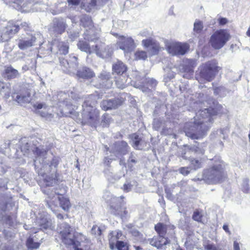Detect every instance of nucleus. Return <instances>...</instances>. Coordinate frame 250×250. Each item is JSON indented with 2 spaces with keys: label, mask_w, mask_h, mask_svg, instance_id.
Returning a JSON list of instances; mask_svg holds the SVG:
<instances>
[{
  "label": "nucleus",
  "mask_w": 250,
  "mask_h": 250,
  "mask_svg": "<svg viewBox=\"0 0 250 250\" xmlns=\"http://www.w3.org/2000/svg\"><path fill=\"white\" fill-rule=\"evenodd\" d=\"M133 142V146L138 149H142L146 144L144 140H143L139 135L136 134H133L131 136Z\"/></svg>",
  "instance_id": "b1692460"
},
{
  "label": "nucleus",
  "mask_w": 250,
  "mask_h": 250,
  "mask_svg": "<svg viewBox=\"0 0 250 250\" xmlns=\"http://www.w3.org/2000/svg\"><path fill=\"white\" fill-rule=\"evenodd\" d=\"M207 146L206 143H203L202 144H198L197 146H194L190 148V149L193 151L195 152L197 154L203 155L204 154L205 149L204 147Z\"/></svg>",
  "instance_id": "72a5a7b5"
},
{
  "label": "nucleus",
  "mask_w": 250,
  "mask_h": 250,
  "mask_svg": "<svg viewBox=\"0 0 250 250\" xmlns=\"http://www.w3.org/2000/svg\"><path fill=\"white\" fill-rule=\"evenodd\" d=\"M15 206L12 197L0 195V209L2 211H9Z\"/></svg>",
  "instance_id": "dca6fc26"
},
{
  "label": "nucleus",
  "mask_w": 250,
  "mask_h": 250,
  "mask_svg": "<svg viewBox=\"0 0 250 250\" xmlns=\"http://www.w3.org/2000/svg\"><path fill=\"white\" fill-rule=\"evenodd\" d=\"M6 171V169L5 167L2 166V164L0 165V174H3L5 173Z\"/></svg>",
  "instance_id": "69168bd1"
},
{
  "label": "nucleus",
  "mask_w": 250,
  "mask_h": 250,
  "mask_svg": "<svg viewBox=\"0 0 250 250\" xmlns=\"http://www.w3.org/2000/svg\"><path fill=\"white\" fill-rule=\"evenodd\" d=\"M109 74L108 73H107L106 72H104V73H102L100 75V78L103 81H106L107 83H110V82H109Z\"/></svg>",
  "instance_id": "603ef678"
},
{
  "label": "nucleus",
  "mask_w": 250,
  "mask_h": 250,
  "mask_svg": "<svg viewBox=\"0 0 250 250\" xmlns=\"http://www.w3.org/2000/svg\"><path fill=\"white\" fill-rule=\"evenodd\" d=\"M77 61V57L73 54L70 55L69 56V59L68 60H66L67 62H75Z\"/></svg>",
  "instance_id": "4d7b16f0"
},
{
  "label": "nucleus",
  "mask_w": 250,
  "mask_h": 250,
  "mask_svg": "<svg viewBox=\"0 0 250 250\" xmlns=\"http://www.w3.org/2000/svg\"><path fill=\"white\" fill-rule=\"evenodd\" d=\"M137 186V182L134 180H126L123 185L122 189L126 192H129L131 190L134 186Z\"/></svg>",
  "instance_id": "473e14b6"
},
{
  "label": "nucleus",
  "mask_w": 250,
  "mask_h": 250,
  "mask_svg": "<svg viewBox=\"0 0 250 250\" xmlns=\"http://www.w3.org/2000/svg\"><path fill=\"white\" fill-rule=\"evenodd\" d=\"M36 155L34 166L39 175L44 178L43 181L46 186L42 188V191L47 195L46 204L49 208L56 213V208L61 207L64 210L68 211L70 204L69 200L63 197H60L65 194L67 187L61 185L58 188H50L58 181L57 167L59 158L56 157L47 156V152L43 149L36 147L33 150Z\"/></svg>",
  "instance_id": "f257e3e1"
},
{
  "label": "nucleus",
  "mask_w": 250,
  "mask_h": 250,
  "mask_svg": "<svg viewBox=\"0 0 250 250\" xmlns=\"http://www.w3.org/2000/svg\"><path fill=\"white\" fill-rule=\"evenodd\" d=\"M94 51L98 56L102 58H108L110 57L113 52L112 48L109 46H107L104 49V50L100 52L98 49L97 45H95Z\"/></svg>",
  "instance_id": "bb28decb"
},
{
  "label": "nucleus",
  "mask_w": 250,
  "mask_h": 250,
  "mask_svg": "<svg viewBox=\"0 0 250 250\" xmlns=\"http://www.w3.org/2000/svg\"><path fill=\"white\" fill-rule=\"evenodd\" d=\"M11 1L17 5L14 7L20 10L22 12H28L30 11L31 6V0H10Z\"/></svg>",
  "instance_id": "6ab92c4d"
},
{
  "label": "nucleus",
  "mask_w": 250,
  "mask_h": 250,
  "mask_svg": "<svg viewBox=\"0 0 250 250\" xmlns=\"http://www.w3.org/2000/svg\"><path fill=\"white\" fill-rule=\"evenodd\" d=\"M77 46L79 49L81 50L82 51L85 52L86 53H89V55L87 56V62H89V59H90V56L92 53H93L95 51L91 50V48L90 47L88 43H87L85 41H80L78 43Z\"/></svg>",
  "instance_id": "5701e85b"
},
{
  "label": "nucleus",
  "mask_w": 250,
  "mask_h": 250,
  "mask_svg": "<svg viewBox=\"0 0 250 250\" xmlns=\"http://www.w3.org/2000/svg\"><path fill=\"white\" fill-rule=\"evenodd\" d=\"M4 76L7 79H12L20 77V73L17 70L10 66L5 69Z\"/></svg>",
  "instance_id": "c85d7f7f"
},
{
  "label": "nucleus",
  "mask_w": 250,
  "mask_h": 250,
  "mask_svg": "<svg viewBox=\"0 0 250 250\" xmlns=\"http://www.w3.org/2000/svg\"><path fill=\"white\" fill-rule=\"evenodd\" d=\"M104 198L107 202H110L112 204L111 205V211L114 214L121 216L126 214V211L124 207L125 203L123 200L124 198V196L112 197L110 193L106 192L104 195Z\"/></svg>",
  "instance_id": "423d86ee"
},
{
  "label": "nucleus",
  "mask_w": 250,
  "mask_h": 250,
  "mask_svg": "<svg viewBox=\"0 0 250 250\" xmlns=\"http://www.w3.org/2000/svg\"><path fill=\"white\" fill-rule=\"evenodd\" d=\"M16 25H18L19 26V29L20 28H22L24 30H26L29 28V24L26 22H21L19 25L18 24H15Z\"/></svg>",
  "instance_id": "6e6d98bb"
},
{
  "label": "nucleus",
  "mask_w": 250,
  "mask_h": 250,
  "mask_svg": "<svg viewBox=\"0 0 250 250\" xmlns=\"http://www.w3.org/2000/svg\"><path fill=\"white\" fill-rule=\"evenodd\" d=\"M149 244L158 249H163L167 244L169 243V241L164 236H159L158 237H154L149 240Z\"/></svg>",
  "instance_id": "aec40b11"
},
{
  "label": "nucleus",
  "mask_w": 250,
  "mask_h": 250,
  "mask_svg": "<svg viewBox=\"0 0 250 250\" xmlns=\"http://www.w3.org/2000/svg\"><path fill=\"white\" fill-rule=\"evenodd\" d=\"M34 107L37 109H40L43 107V104L42 103H39L34 105Z\"/></svg>",
  "instance_id": "338daca9"
},
{
  "label": "nucleus",
  "mask_w": 250,
  "mask_h": 250,
  "mask_svg": "<svg viewBox=\"0 0 250 250\" xmlns=\"http://www.w3.org/2000/svg\"><path fill=\"white\" fill-rule=\"evenodd\" d=\"M77 75L80 78L88 79L93 77L94 73L89 68L84 67L77 71Z\"/></svg>",
  "instance_id": "393cba45"
},
{
  "label": "nucleus",
  "mask_w": 250,
  "mask_h": 250,
  "mask_svg": "<svg viewBox=\"0 0 250 250\" xmlns=\"http://www.w3.org/2000/svg\"><path fill=\"white\" fill-rule=\"evenodd\" d=\"M9 182L7 178H4L0 179V188H4L5 189H7V184Z\"/></svg>",
  "instance_id": "8fccbe9b"
},
{
  "label": "nucleus",
  "mask_w": 250,
  "mask_h": 250,
  "mask_svg": "<svg viewBox=\"0 0 250 250\" xmlns=\"http://www.w3.org/2000/svg\"><path fill=\"white\" fill-rule=\"evenodd\" d=\"M220 67L216 66V63H204L201 67V74L206 80L210 82L218 72Z\"/></svg>",
  "instance_id": "f8f14e48"
},
{
  "label": "nucleus",
  "mask_w": 250,
  "mask_h": 250,
  "mask_svg": "<svg viewBox=\"0 0 250 250\" xmlns=\"http://www.w3.org/2000/svg\"><path fill=\"white\" fill-rule=\"evenodd\" d=\"M102 124L103 126H107L109 125L110 121V116L108 114H104L102 116Z\"/></svg>",
  "instance_id": "49530a36"
},
{
  "label": "nucleus",
  "mask_w": 250,
  "mask_h": 250,
  "mask_svg": "<svg viewBox=\"0 0 250 250\" xmlns=\"http://www.w3.org/2000/svg\"><path fill=\"white\" fill-rule=\"evenodd\" d=\"M225 177L224 165L219 160L212 167L203 171L202 180L207 184H212L222 182Z\"/></svg>",
  "instance_id": "20e7f679"
},
{
  "label": "nucleus",
  "mask_w": 250,
  "mask_h": 250,
  "mask_svg": "<svg viewBox=\"0 0 250 250\" xmlns=\"http://www.w3.org/2000/svg\"><path fill=\"white\" fill-rule=\"evenodd\" d=\"M19 30V26L15 23H9L5 29L3 30L0 37L1 42H5L9 41L11 36L17 33Z\"/></svg>",
  "instance_id": "4468645a"
},
{
  "label": "nucleus",
  "mask_w": 250,
  "mask_h": 250,
  "mask_svg": "<svg viewBox=\"0 0 250 250\" xmlns=\"http://www.w3.org/2000/svg\"><path fill=\"white\" fill-rule=\"evenodd\" d=\"M40 243L38 242H35L34 240L31 237H29L26 241V246L29 249H37L39 248Z\"/></svg>",
  "instance_id": "ea45409f"
},
{
  "label": "nucleus",
  "mask_w": 250,
  "mask_h": 250,
  "mask_svg": "<svg viewBox=\"0 0 250 250\" xmlns=\"http://www.w3.org/2000/svg\"><path fill=\"white\" fill-rule=\"evenodd\" d=\"M249 180L247 178L243 179L242 185V190L245 193H249L250 191V188L249 184Z\"/></svg>",
  "instance_id": "c03bdc74"
},
{
  "label": "nucleus",
  "mask_w": 250,
  "mask_h": 250,
  "mask_svg": "<svg viewBox=\"0 0 250 250\" xmlns=\"http://www.w3.org/2000/svg\"><path fill=\"white\" fill-rule=\"evenodd\" d=\"M223 229L229 234H230V232L229 230V226L227 224H224L223 226Z\"/></svg>",
  "instance_id": "e2e57ef3"
},
{
  "label": "nucleus",
  "mask_w": 250,
  "mask_h": 250,
  "mask_svg": "<svg viewBox=\"0 0 250 250\" xmlns=\"http://www.w3.org/2000/svg\"><path fill=\"white\" fill-rule=\"evenodd\" d=\"M37 38L35 35L29 33L22 34L17 40L18 47L21 50H26L36 44Z\"/></svg>",
  "instance_id": "1a4fd4ad"
},
{
  "label": "nucleus",
  "mask_w": 250,
  "mask_h": 250,
  "mask_svg": "<svg viewBox=\"0 0 250 250\" xmlns=\"http://www.w3.org/2000/svg\"><path fill=\"white\" fill-rule=\"evenodd\" d=\"M15 100L21 105L29 103L31 100V94L28 91L20 93L16 96Z\"/></svg>",
  "instance_id": "412c9836"
},
{
  "label": "nucleus",
  "mask_w": 250,
  "mask_h": 250,
  "mask_svg": "<svg viewBox=\"0 0 250 250\" xmlns=\"http://www.w3.org/2000/svg\"><path fill=\"white\" fill-rule=\"evenodd\" d=\"M68 5H78L80 3L81 0H67Z\"/></svg>",
  "instance_id": "13d9d810"
},
{
  "label": "nucleus",
  "mask_w": 250,
  "mask_h": 250,
  "mask_svg": "<svg viewBox=\"0 0 250 250\" xmlns=\"http://www.w3.org/2000/svg\"><path fill=\"white\" fill-rule=\"evenodd\" d=\"M230 35L226 29L217 30L210 36L209 43L215 49L222 48L229 40Z\"/></svg>",
  "instance_id": "39448f33"
},
{
  "label": "nucleus",
  "mask_w": 250,
  "mask_h": 250,
  "mask_svg": "<svg viewBox=\"0 0 250 250\" xmlns=\"http://www.w3.org/2000/svg\"><path fill=\"white\" fill-rule=\"evenodd\" d=\"M67 27V24L63 19L55 18L51 23L48 28L52 36H57L63 33Z\"/></svg>",
  "instance_id": "9d476101"
},
{
  "label": "nucleus",
  "mask_w": 250,
  "mask_h": 250,
  "mask_svg": "<svg viewBox=\"0 0 250 250\" xmlns=\"http://www.w3.org/2000/svg\"><path fill=\"white\" fill-rule=\"evenodd\" d=\"M96 0H83L82 2V7L87 12H90L96 5Z\"/></svg>",
  "instance_id": "2f4dec72"
},
{
  "label": "nucleus",
  "mask_w": 250,
  "mask_h": 250,
  "mask_svg": "<svg viewBox=\"0 0 250 250\" xmlns=\"http://www.w3.org/2000/svg\"><path fill=\"white\" fill-rule=\"evenodd\" d=\"M116 44L118 48L124 51L125 56L133 51L136 47L134 40L131 37H122Z\"/></svg>",
  "instance_id": "9b49d317"
},
{
  "label": "nucleus",
  "mask_w": 250,
  "mask_h": 250,
  "mask_svg": "<svg viewBox=\"0 0 250 250\" xmlns=\"http://www.w3.org/2000/svg\"><path fill=\"white\" fill-rule=\"evenodd\" d=\"M114 73L119 75H122L126 72L127 67L125 63H115L112 66Z\"/></svg>",
  "instance_id": "7c9ffc66"
},
{
  "label": "nucleus",
  "mask_w": 250,
  "mask_h": 250,
  "mask_svg": "<svg viewBox=\"0 0 250 250\" xmlns=\"http://www.w3.org/2000/svg\"><path fill=\"white\" fill-rule=\"evenodd\" d=\"M188 167H182L180 168H179V172L180 173L183 174V175L186 176L188 175L190 171L188 169Z\"/></svg>",
  "instance_id": "864d4df0"
},
{
  "label": "nucleus",
  "mask_w": 250,
  "mask_h": 250,
  "mask_svg": "<svg viewBox=\"0 0 250 250\" xmlns=\"http://www.w3.org/2000/svg\"><path fill=\"white\" fill-rule=\"evenodd\" d=\"M84 39L89 42H96L99 39V35L98 33H95L94 28L86 30L84 33Z\"/></svg>",
  "instance_id": "cd10ccee"
},
{
  "label": "nucleus",
  "mask_w": 250,
  "mask_h": 250,
  "mask_svg": "<svg viewBox=\"0 0 250 250\" xmlns=\"http://www.w3.org/2000/svg\"><path fill=\"white\" fill-rule=\"evenodd\" d=\"M11 93L10 84L5 83L0 80V94L7 99L10 97Z\"/></svg>",
  "instance_id": "a878e982"
},
{
  "label": "nucleus",
  "mask_w": 250,
  "mask_h": 250,
  "mask_svg": "<svg viewBox=\"0 0 250 250\" xmlns=\"http://www.w3.org/2000/svg\"><path fill=\"white\" fill-rule=\"evenodd\" d=\"M165 123L161 119L155 118L153 123V127L156 130H159L161 128L164 129Z\"/></svg>",
  "instance_id": "4c0bfd02"
},
{
  "label": "nucleus",
  "mask_w": 250,
  "mask_h": 250,
  "mask_svg": "<svg viewBox=\"0 0 250 250\" xmlns=\"http://www.w3.org/2000/svg\"><path fill=\"white\" fill-rule=\"evenodd\" d=\"M62 106L65 105L62 109V113L63 116H67L69 114H72L73 113L74 109L75 106L68 100H64L62 103Z\"/></svg>",
  "instance_id": "4be33fe9"
},
{
  "label": "nucleus",
  "mask_w": 250,
  "mask_h": 250,
  "mask_svg": "<svg viewBox=\"0 0 250 250\" xmlns=\"http://www.w3.org/2000/svg\"><path fill=\"white\" fill-rule=\"evenodd\" d=\"M75 245L74 246H77V243H80L85 240V237L82 233L74 231Z\"/></svg>",
  "instance_id": "58836bf2"
},
{
  "label": "nucleus",
  "mask_w": 250,
  "mask_h": 250,
  "mask_svg": "<svg viewBox=\"0 0 250 250\" xmlns=\"http://www.w3.org/2000/svg\"><path fill=\"white\" fill-rule=\"evenodd\" d=\"M63 64L64 65H63V66L64 67L67 68V67H68L69 68L68 70L63 69V70L64 71H65L66 73H70V74H71V73L75 74V73L76 70L74 69L73 68L77 67V63H63Z\"/></svg>",
  "instance_id": "37998d69"
},
{
  "label": "nucleus",
  "mask_w": 250,
  "mask_h": 250,
  "mask_svg": "<svg viewBox=\"0 0 250 250\" xmlns=\"http://www.w3.org/2000/svg\"><path fill=\"white\" fill-rule=\"evenodd\" d=\"M57 217L59 219H61V220H62L63 219V216L60 214V213H58L57 214Z\"/></svg>",
  "instance_id": "774afa93"
},
{
  "label": "nucleus",
  "mask_w": 250,
  "mask_h": 250,
  "mask_svg": "<svg viewBox=\"0 0 250 250\" xmlns=\"http://www.w3.org/2000/svg\"><path fill=\"white\" fill-rule=\"evenodd\" d=\"M180 67H182V68L184 69L183 72H193L191 68H185V65L184 63H181Z\"/></svg>",
  "instance_id": "bf43d9fd"
},
{
  "label": "nucleus",
  "mask_w": 250,
  "mask_h": 250,
  "mask_svg": "<svg viewBox=\"0 0 250 250\" xmlns=\"http://www.w3.org/2000/svg\"><path fill=\"white\" fill-rule=\"evenodd\" d=\"M80 21L81 25L83 27L88 28V30L94 29L92 20L89 16L86 15H83L81 18Z\"/></svg>",
  "instance_id": "c756f323"
},
{
  "label": "nucleus",
  "mask_w": 250,
  "mask_h": 250,
  "mask_svg": "<svg viewBox=\"0 0 250 250\" xmlns=\"http://www.w3.org/2000/svg\"><path fill=\"white\" fill-rule=\"evenodd\" d=\"M202 215L199 212L198 210H195L193 214L192 219L198 222H202Z\"/></svg>",
  "instance_id": "09e8293b"
},
{
  "label": "nucleus",
  "mask_w": 250,
  "mask_h": 250,
  "mask_svg": "<svg viewBox=\"0 0 250 250\" xmlns=\"http://www.w3.org/2000/svg\"><path fill=\"white\" fill-rule=\"evenodd\" d=\"M57 230L62 242L66 246H74L75 239L73 229L66 223L59 225Z\"/></svg>",
  "instance_id": "0eeeda50"
},
{
  "label": "nucleus",
  "mask_w": 250,
  "mask_h": 250,
  "mask_svg": "<svg viewBox=\"0 0 250 250\" xmlns=\"http://www.w3.org/2000/svg\"><path fill=\"white\" fill-rule=\"evenodd\" d=\"M142 44L147 49V51L151 55L157 54L159 50L160 47L159 44L151 39L143 40Z\"/></svg>",
  "instance_id": "f3484780"
},
{
  "label": "nucleus",
  "mask_w": 250,
  "mask_h": 250,
  "mask_svg": "<svg viewBox=\"0 0 250 250\" xmlns=\"http://www.w3.org/2000/svg\"><path fill=\"white\" fill-rule=\"evenodd\" d=\"M96 96L89 95L82 105L83 108V122L92 126L96 127L99 123V112L94 108L96 104Z\"/></svg>",
  "instance_id": "7ed1b4c3"
},
{
  "label": "nucleus",
  "mask_w": 250,
  "mask_h": 250,
  "mask_svg": "<svg viewBox=\"0 0 250 250\" xmlns=\"http://www.w3.org/2000/svg\"><path fill=\"white\" fill-rule=\"evenodd\" d=\"M129 148V147L126 142L118 141L111 146L110 148H108L107 149H110V152L113 153L117 158H120L126 154Z\"/></svg>",
  "instance_id": "ddd939ff"
},
{
  "label": "nucleus",
  "mask_w": 250,
  "mask_h": 250,
  "mask_svg": "<svg viewBox=\"0 0 250 250\" xmlns=\"http://www.w3.org/2000/svg\"><path fill=\"white\" fill-rule=\"evenodd\" d=\"M135 60L136 61H145L146 60L147 56L146 52L144 51H137L134 54Z\"/></svg>",
  "instance_id": "e433bc0d"
},
{
  "label": "nucleus",
  "mask_w": 250,
  "mask_h": 250,
  "mask_svg": "<svg viewBox=\"0 0 250 250\" xmlns=\"http://www.w3.org/2000/svg\"><path fill=\"white\" fill-rule=\"evenodd\" d=\"M137 161L135 158V157L134 156L132 153L130 154V155L129 156V158L128 160V166L132 167L133 165L131 164L132 163L136 164L137 163Z\"/></svg>",
  "instance_id": "3c124183"
},
{
  "label": "nucleus",
  "mask_w": 250,
  "mask_h": 250,
  "mask_svg": "<svg viewBox=\"0 0 250 250\" xmlns=\"http://www.w3.org/2000/svg\"><path fill=\"white\" fill-rule=\"evenodd\" d=\"M79 35L78 33H74L72 34H71L69 35V38L71 39V41H73L76 39L77 37H78Z\"/></svg>",
  "instance_id": "052dcab7"
},
{
  "label": "nucleus",
  "mask_w": 250,
  "mask_h": 250,
  "mask_svg": "<svg viewBox=\"0 0 250 250\" xmlns=\"http://www.w3.org/2000/svg\"><path fill=\"white\" fill-rule=\"evenodd\" d=\"M155 229L159 234V236H164L166 233V225L159 223L155 226Z\"/></svg>",
  "instance_id": "c9c22d12"
},
{
  "label": "nucleus",
  "mask_w": 250,
  "mask_h": 250,
  "mask_svg": "<svg viewBox=\"0 0 250 250\" xmlns=\"http://www.w3.org/2000/svg\"><path fill=\"white\" fill-rule=\"evenodd\" d=\"M2 250H14V249L12 246L7 245L3 247Z\"/></svg>",
  "instance_id": "0e129e2a"
},
{
  "label": "nucleus",
  "mask_w": 250,
  "mask_h": 250,
  "mask_svg": "<svg viewBox=\"0 0 250 250\" xmlns=\"http://www.w3.org/2000/svg\"><path fill=\"white\" fill-rule=\"evenodd\" d=\"M122 101L119 99H113L103 100L101 103V106L104 110L106 111L112 108H116L122 104Z\"/></svg>",
  "instance_id": "a211bd4d"
},
{
  "label": "nucleus",
  "mask_w": 250,
  "mask_h": 250,
  "mask_svg": "<svg viewBox=\"0 0 250 250\" xmlns=\"http://www.w3.org/2000/svg\"><path fill=\"white\" fill-rule=\"evenodd\" d=\"M224 108L221 104L211 107L200 109L196 113L193 122L186 124V135L192 139H198L202 137L212 124L215 117L225 113Z\"/></svg>",
  "instance_id": "f03ea898"
},
{
  "label": "nucleus",
  "mask_w": 250,
  "mask_h": 250,
  "mask_svg": "<svg viewBox=\"0 0 250 250\" xmlns=\"http://www.w3.org/2000/svg\"><path fill=\"white\" fill-rule=\"evenodd\" d=\"M218 21L220 25H224L228 22V20L226 18L220 17L218 19Z\"/></svg>",
  "instance_id": "5fc2aeb1"
},
{
  "label": "nucleus",
  "mask_w": 250,
  "mask_h": 250,
  "mask_svg": "<svg viewBox=\"0 0 250 250\" xmlns=\"http://www.w3.org/2000/svg\"><path fill=\"white\" fill-rule=\"evenodd\" d=\"M157 84V81L152 78H144L143 79V82L137 81L134 83V87L141 89L144 92H147L149 89L148 86L151 88L154 87Z\"/></svg>",
  "instance_id": "2eb2a0df"
},
{
  "label": "nucleus",
  "mask_w": 250,
  "mask_h": 250,
  "mask_svg": "<svg viewBox=\"0 0 250 250\" xmlns=\"http://www.w3.org/2000/svg\"><path fill=\"white\" fill-rule=\"evenodd\" d=\"M189 49V45L186 42H175L170 43L167 46L168 53L172 56L184 55Z\"/></svg>",
  "instance_id": "6e6552de"
},
{
  "label": "nucleus",
  "mask_w": 250,
  "mask_h": 250,
  "mask_svg": "<svg viewBox=\"0 0 250 250\" xmlns=\"http://www.w3.org/2000/svg\"><path fill=\"white\" fill-rule=\"evenodd\" d=\"M203 29V22L198 20H196L194 23L193 31L197 34H199L202 31Z\"/></svg>",
  "instance_id": "a19ab883"
},
{
  "label": "nucleus",
  "mask_w": 250,
  "mask_h": 250,
  "mask_svg": "<svg viewBox=\"0 0 250 250\" xmlns=\"http://www.w3.org/2000/svg\"><path fill=\"white\" fill-rule=\"evenodd\" d=\"M116 247L118 250H128V246L126 244L122 241L117 242Z\"/></svg>",
  "instance_id": "a18cd8bd"
},
{
  "label": "nucleus",
  "mask_w": 250,
  "mask_h": 250,
  "mask_svg": "<svg viewBox=\"0 0 250 250\" xmlns=\"http://www.w3.org/2000/svg\"><path fill=\"white\" fill-rule=\"evenodd\" d=\"M191 165L193 167L194 169H197L201 167V162L198 160L195 159H190Z\"/></svg>",
  "instance_id": "de8ad7c7"
},
{
  "label": "nucleus",
  "mask_w": 250,
  "mask_h": 250,
  "mask_svg": "<svg viewBox=\"0 0 250 250\" xmlns=\"http://www.w3.org/2000/svg\"><path fill=\"white\" fill-rule=\"evenodd\" d=\"M233 250H240L239 244L237 241H234L233 243Z\"/></svg>",
  "instance_id": "680f3d73"
},
{
  "label": "nucleus",
  "mask_w": 250,
  "mask_h": 250,
  "mask_svg": "<svg viewBox=\"0 0 250 250\" xmlns=\"http://www.w3.org/2000/svg\"><path fill=\"white\" fill-rule=\"evenodd\" d=\"M58 47L60 53L65 55L68 53L69 46L67 42H60Z\"/></svg>",
  "instance_id": "79ce46f5"
},
{
  "label": "nucleus",
  "mask_w": 250,
  "mask_h": 250,
  "mask_svg": "<svg viewBox=\"0 0 250 250\" xmlns=\"http://www.w3.org/2000/svg\"><path fill=\"white\" fill-rule=\"evenodd\" d=\"M37 224L40 227L41 229H46L51 226V223L48 221L46 218L43 217L38 219Z\"/></svg>",
  "instance_id": "f704fd0d"
}]
</instances>
